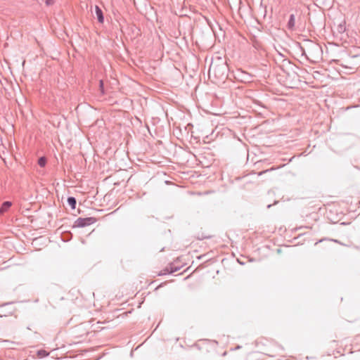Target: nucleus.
Wrapping results in <instances>:
<instances>
[{
    "label": "nucleus",
    "mask_w": 360,
    "mask_h": 360,
    "mask_svg": "<svg viewBox=\"0 0 360 360\" xmlns=\"http://www.w3.org/2000/svg\"><path fill=\"white\" fill-rule=\"evenodd\" d=\"M230 130L227 128L223 129V131L220 133L217 131L216 135H227Z\"/></svg>",
    "instance_id": "1a4fd4ad"
},
{
    "label": "nucleus",
    "mask_w": 360,
    "mask_h": 360,
    "mask_svg": "<svg viewBox=\"0 0 360 360\" xmlns=\"http://www.w3.org/2000/svg\"><path fill=\"white\" fill-rule=\"evenodd\" d=\"M295 16L294 14H290L288 22L287 23V27L288 30L292 31L295 30Z\"/></svg>",
    "instance_id": "39448f33"
},
{
    "label": "nucleus",
    "mask_w": 360,
    "mask_h": 360,
    "mask_svg": "<svg viewBox=\"0 0 360 360\" xmlns=\"http://www.w3.org/2000/svg\"><path fill=\"white\" fill-rule=\"evenodd\" d=\"M12 203L9 201L4 202L1 207H0V214H3L8 210V209L11 207Z\"/></svg>",
    "instance_id": "423d86ee"
},
{
    "label": "nucleus",
    "mask_w": 360,
    "mask_h": 360,
    "mask_svg": "<svg viewBox=\"0 0 360 360\" xmlns=\"http://www.w3.org/2000/svg\"><path fill=\"white\" fill-rule=\"evenodd\" d=\"M214 131H214V130H213V131H212V134H211V135H212V134L214 133Z\"/></svg>",
    "instance_id": "ddd939ff"
},
{
    "label": "nucleus",
    "mask_w": 360,
    "mask_h": 360,
    "mask_svg": "<svg viewBox=\"0 0 360 360\" xmlns=\"http://www.w3.org/2000/svg\"><path fill=\"white\" fill-rule=\"evenodd\" d=\"M68 202L72 209H75L76 207V200L73 197H70L68 198Z\"/></svg>",
    "instance_id": "0eeeda50"
},
{
    "label": "nucleus",
    "mask_w": 360,
    "mask_h": 360,
    "mask_svg": "<svg viewBox=\"0 0 360 360\" xmlns=\"http://www.w3.org/2000/svg\"><path fill=\"white\" fill-rule=\"evenodd\" d=\"M46 6H51L53 4L54 0H43Z\"/></svg>",
    "instance_id": "9d476101"
},
{
    "label": "nucleus",
    "mask_w": 360,
    "mask_h": 360,
    "mask_svg": "<svg viewBox=\"0 0 360 360\" xmlns=\"http://www.w3.org/2000/svg\"><path fill=\"white\" fill-rule=\"evenodd\" d=\"M95 11H96V15L98 21L100 23H103L104 22V15H103V13L102 11L101 8L98 6H96Z\"/></svg>",
    "instance_id": "20e7f679"
},
{
    "label": "nucleus",
    "mask_w": 360,
    "mask_h": 360,
    "mask_svg": "<svg viewBox=\"0 0 360 360\" xmlns=\"http://www.w3.org/2000/svg\"><path fill=\"white\" fill-rule=\"evenodd\" d=\"M228 66L225 62L219 58L218 61L212 63L209 68V75H213L218 79H224L226 77Z\"/></svg>",
    "instance_id": "f257e3e1"
},
{
    "label": "nucleus",
    "mask_w": 360,
    "mask_h": 360,
    "mask_svg": "<svg viewBox=\"0 0 360 360\" xmlns=\"http://www.w3.org/2000/svg\"><path fill=\"white\" fill-rule=\"evenodd\" d=\"M216 342L209 340H200L196 343V347L200 350L210 352L211 349L214 348Z\"/></svg>",
    "instance_id": "f03ea898"
},
{
    "label": "nucleus",
    "mask_w": 360,
    "mask_h": 360,
    "mask_svg": "<svg viewBox=\"0 0 360 360\" xmlns=\"http://www.w3.org/2000/svg\"><path fill=\"white\" fill-rule=\"evenodd\" d=\"M46 163V160L44 158H40L38 160V164L41 166V167H44Z\"/></svg>",
    "instance_id": "6e6552de"
},
{
    "label": "nucleus",
    "mask_w": 360,
    "mask_h": 360,
    "mask_svg": "<svg viewBox=\"0 0 360 360\" xmlns=\"http://www.w3.org/2000/svg\"><path fill=\"white\" fill-rule=\"evenodd\" d=\"M99 83H100L99 84H100L99 85L100 88H101V91H103V82L102 80H101Z\"/></svg>",
    "instance_id": "9b49d317"
},
{
    "label": "nucleus",
    "mask_w": 360,
    "mask_h": 360,
    "mask_svg": "<svg viewBox=\"0 0 360 360\" xmlns=\"http://www.w3.org/2000/svg\"><path fill=\"white\" fill-rule=\"evenodd\" d=\"M95 221V219L92 217L79 218L77 220L76 223L77 226L84 227L94 223Z\"/></svg>",
    "instance_id": "7ed1b4c3"
},
{
    "label": "nucleus",
    "mask_w": 360,
    "mask_h": 360,
    "mask_svg": "<svg viewBox=\"0 0 360 360\" xmlns=\"http://www.w3.org/2000/svg\"><path fill=\"white\" fill-rule=\"evenodd\" d=\"M2 141H3V137L0 136V142H2Z\"/></svg>",
    "instance_id": "f8f14e48"
}]
</instances>
